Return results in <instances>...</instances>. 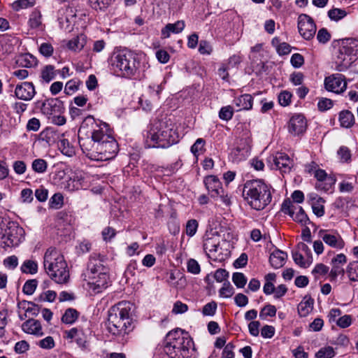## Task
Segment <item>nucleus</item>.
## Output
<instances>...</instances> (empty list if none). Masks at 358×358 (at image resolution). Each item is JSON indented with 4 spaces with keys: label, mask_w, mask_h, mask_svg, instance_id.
<instances>
[{
    "label": "nucleus",
    "mask_w": 358,
    "mask_h": 358,
    "mask_svg": "<svg viewBox=\"0 0 358 358\" xmlns=\"http://www.w3.org/2000/svg\"><path fill=\"white\" fill-rule=\"evenodd\" d=\"M90 126L92 139L79 138V143L86 155L94 161L112 159L118 151V144L112 136L106 123L96 122L92 116L87 117L82 122L80 129Z\"/></svg>",
    "instance_id": "f257e3e1"
},
{
    "label": "nucleus",
    "mask_w": 358,
    "mask_h": 358,
    "mask_svg": "<svg viewBox=\"0 0 358 358\" xmlns=\"http://www.w3.org/2000/svg\"><path fill=\"white\" fill-rule=\"evenodd\" d=\"M134 305L125 301L119 302L108 310V331L122 343L126 341L125 336L134 329Z\"/></svg>",
    "instance_id": "f03ea898"
},
{
    "label": "nucleus",
    "mask_w": 358,
    "mask_h": 358,
    "mask_svg": "<svg viewBox=\"0 0 358 358\" xmlns=\"http://www.w3.org/2000/svg\"><path fill=\"white\" fill-rule=\"evenodd\" d=\"M164 351L169 358L196 357L193 340L187 333L179 329L167 334Z\"/></svg>",
    "instance_id": "7ed1b4c3"
},
{
    "label": "nucleus",
    "mask_w": 358,
    "mask_h": 358,
    "mask_svg": "<svg viewBox=\"0 0 358 358\" xmlns=\"http://www.w3.org/2000/svg\"><path fill=\"white\" fill-rule=\"evenodd\" d=\"M271 186L262 180H250L244 184L242 194L252 209L262 210L271 201Z\"/></svg>",
    "instance_id": "20e7f679"
},
{
    "label": "nucleus",
    "mask_w": 358,
    "mask_h": 358,
    "mask_svg": "<svg viewBox=\"0 0 358 358\" xmlns=\"http://www.w3.org/2000/svg\"><path fill=\"white\" fill-rule=\"evenodd\" d=\"M178 141V136L172 124L162 120L155 122L148 132L145 145L148 148H166Z\"/></svg>",
    "instance_id": "39448f33"
},
{
    "label": "nucleus",
    "mask_w": 358,
    "mask_h": 358,
    "mask_svg": "<svg viewBox=\"0 0 358 358\" xmlns=\"http://www.w3.org/2000/svg\"><path fill=\"white\" fill-rule=\"evenodd\" d=\"M43 267L48 275L56 283L69 281V271L64 256L55 249L49 248L44 255Z\"/></svg>",
    "instance_id": "423d86ee"
},
{
    "label": "nucleus",
    "mask_w": 358,
    "mask_h": 358,
    "mask_svg": "<svg viewBox=\"0 0 358 358\" xmlns=\"http://www.w3.org/2000/svg\"><path fill=\"white\" fill-rule=\"evenodd\" d=\"M358 58V40L346 38L342 41L334 57L335 69L346 71Z\"/></svg>",
    "instance_id": "0eeeda50"
},
{
    "label": "nucleus",
    "mask_w": 358,
    "mask_h": 358,
    "mask_svg": "<svg viewBox=\"0 0 358 358\" xmlns=\"http://www.w3.org/2000/svg\"><path fill=\"white\" fill-rule=\"evenodd\" d=\"M111 65L116 72L124 77L134 76L139 66L136 54L127 49L115 51L111 57Z\"/></svg>",
    "instance_id": "6e6552de"
},
{
    "label": "nucleus",
    "mask_w": 358,
    "mask_h": 358,
    "mask_svg": "<svg viewBox=\"0 0 358 358\" xmlns=\"http://www.w3.org/2000/svg\"><path fill=\"white\" fill-rule=\"evenodd\" d=\"M24 230L17 223L9 222L0 225V246L2 248L18 245L24 239Z\"/></svg>",
    "instance_id": "1a4fd4ad"
},
{
    "label": "nucleus",
    "mask_w": 358,
    "mask_h": 358,
    "mask_svg": "<svg viewBox=\"0 0 358 358\" xmlns=\"http://www.w3.org/2000/svg\"><path fill=\"white\" fill-rule=\"evenodd\" d=\"M281 210L285 214H288L295 222H299L303 225H306L309 219L303 209L289 199L284 200Z\"/></svg>",
    "instance_id": "9d476101"
},
{
    "label": "nucleus",
    "mask_w": 358,
    "mask_h": 358,
    "mask_svg": "<svg viewBox=\"0 0 358 358\" xmlns=\"http://www.w3.org/2000/svg\"><path fill=\"white\" fill-rule=\"evenodd\" d=\"M298 29L300 35L307 41L314 38L316 25L311 17L306 14H301L298 17Z\"/></svg>",
    "instance_id": "9b49d317"
},
{
    "label": "nucleus",
    "mask_w": 358,
    "mask_h": 358,
    "mask_svg": "<svg viewBox=\"0 0 358 358\" xmlns=\"http://www.w3.org/2000/svg\"><path fill=\"white\" fill-rule=\"evenodd\" d=\"M109 277L107 273L97 275H89L87 281V288L94 294H97L108 287Z\"/></svg>",
    "instance_id": "f8f14e48"
},
{
    "label": "nucleus",
    "mask_w": 358,
    "mask_h": 358,
    "mask_svg": "<svg viewBox=\"0 0 358 358\" xmlns=\"http://www.w3.org/2000/svg\"><path fill=\"white\" fill-rule=\"evenodd\" d=\"M324 86L327 90L340 94L346 90L347 83L343 75L337 73L327 77L324 80Z\"/></svg>",
    "instance_id": "ddd939ff"
},
{
    "label": "nucleus",
    "mask_w": 358,
    "mask_h": 358,
    "mask_svg": "<svg viewBox=\"0 0 358 358\" xmlns=\"http://www.w3.org/2000/svg\"><path fill=\"white\" fill-rule=\"evenodd\" d=\"M314 176L317 179L315 188L318 190L327 192L336 182L333 177L328 176L325 171L320 169L315 170Z\"/></svg>",
    "instance_id": "4468645a"
},
{
    "label": "nucleus",
    "mask_w": 358,
    "mask_h": 358,
    "mask_svg": "<svg viewBox=\"0 0 358 358\" xmlns=\"http://www.w3.org/2000/svg\"><path fill=\"white\" fill-rule=\"evenodd\" d=\"M307 128V121L302 114H294L288 123V131L293 135H300L305 132Z\"/></svg>",
    "instance_id": "2eb2a0df"
},
{
    "label": "nucleus",
    "mask_w": 358,
    "mask_h": 358,
    "mask_svg": "<svg viewBox=\"0 0 358 358\" xmlns=\"http://www.w3.org/2000/svg\"><path fill=\"white\" fill-rule=\"evenodd\" d=\"M320 237L322 241L331 248L342 249L345 246V242L341 235L337 232H330L327 230L319 231Z\"/></svg>",
    "instance_id": "dca6fc26"
},
{
    "label": "nucleus",
    "mask_w": 358,
    "mask_h": 358,
    "mask_svg": "<svg viewBox=\"0 0 358 358\" xmlns=\"http://www.w3.org/2000/svg\"><path fill=\"white\" fill-rule=\"evenodd\" d=\"M273 169H278L282 173H289L293 166V162L287 155L278 152L272 157Z\"/></svg>",
    "instance_id": "f3484780"
},
{
    "label": "nucleus",
    "mask_w": 358,
    "mask_h": 358,
    "mask_svg": "<svg viewBox=\"0 0 358 358\" xmlns=\"http://www.w3.org/2000/svg\"><path fill=\"white\" fill-rule=\"evenodd\" d=\"M36 94L35 87L32 83L24 82L17 85L15 90V94L19 99L30 101Z\"/></svg>",
    "instance_id": "a211bd4d"
},
{
    "label": "nucleus",
    "mask_w": 358,
    "mask_h": 358,
    "mask_svg": "<svg viewBox=\"0 0 358 358\" xmlns=\"http://www.w3.org/2000/svg\"><path fill=\"white\" fill-rule=\"evenodd\" d=\"M206 188L213 198H217L223 193L221 182L215 176H208L203 180Z\"/></svg>",
    "instance_id": "6ab92c4d"
},
{
    "label": "nucleus",
    "mask_w": 358,
    "mask_h": 358,
    "mask_svg": "<svg viewBox=\"0 0 358 358\" xmlns=\"http://www.w3.org/2000/svg\"><path fill=\"white\" fill-rule=\"evenodd\" d=\"M86 174L80 171H76L67 181L66 188L69 191H75L85 188L87 186L85 181Z\"/></svg>",
    "instance_id": "aec40b11"
},
{
    "label": "nucleus",
    "mask_w": 358,
    "mask_h": 358,
    "mask_svg": "<svg viewBox=\"0 0 358 358\" xmlns=\"http://www.w3.org/2000/svg\"><path fill=\"white\" fill-rule=\"evenodd\" d=\"M41 110L44 114L52 117L57 113H62L64 107L62 101L52 99L43 103Z\"/></svg>",
    "instance_id": "412c9836"
},
{
    "label": "nucleus",
    "mask_w": 358,
    "mask_h": 358,
    "mask_svg": "<svg viewBox=\"0 0 358 358\" xmlns=\"http://www.w3.org/2000/svg\"><path fill=\"white\" fill-rule=\"evenodd\" d=\"M309 202L312 206L313 211L317 217H322L324 214V203L323 198L315 193H310L308 195Z\"/></svg>",
    "instance_id": "4be33fe9"
},
{
    "label": "nucleus",
    "mask_w": 358,
    "mask_h": 358,
    "mask_svg": "<svg viewBox=\"0 0 358 358\" xmlns=\"http://www.w3.org/2000/svg\"><path fill=\"white\" fill-rule=\"evenodd\" d=\"M22 329L27 334H33L36 336L43 335L40 322L34 319H29L24 322L22 325Z\"/></svg>",
    "instance_id": "5701e85b"
},
{
    "label": "nucleus",
    "mask_w": 358,
    "mask_h": 358,
    "mask_svg": "<svg viewBox=\"0 0 358 358\" xmlns=\"http://www.w3.org/2000/svg\"><path fill=\"white\" fill-rule=\"evenodd\" d=\"M185 24L183 20H178L175 23H169L162 29V37L167 38L171 34H179L185 29Z\"/></svg>",
    "instance_id": "b1692460"
},
{
    "label": "nucleus",
    "mask_w": 358,
    "mask_h": 358,
    "mask_svg": "<svg viewBox=\"0 0 358 358\" xmlns=\"http://www.w3.org/2000/svg\"><path fill=\"white\" fill-rule=\"evenodd\" d=\"M101 273H107V269L103 265L102 261L96 257L90 258L87 265L86 276L89 277V275H97Z\"/></svg>",
    "instance_id": "393cba45"
},
{
    "label": "nucleus",
    "mask_w": 358,
    "mask_h": 358,
    "mask_svg": "<svg viewBox=\"0 0 358 358\" xmlns=\"http://www.w3.org/2000/svg\"><path fill=\"white\" fill-rule=\"evenodd\" d=\"M287 258V255L286 252L280 250H275L271 254L269 262L273 268L277 269L284 266Z\"/></svg>",
    "instance_id": "a878e982"
},
{
    "label": "nucleus",
    "mask_w": 358,
    "mask_h": 358,
    "mask_svg": "<svg viewBox=\"0 0 358 358\" xmlns=\"http://www.w3.org/2000/svg\"><path fill=\"white\" fill-rule=\"evenodd\" d=\"M219 246L220 241L217 237H208L203 241V250L209 257L215 256Z\"/></svg>",
    "instance_id": "bb28decb"
},
{
    "label": "nucleus",
    "mask_w": 358,
    "mask_h": 358,
    "mask_svg": "<svg viewBox=\"0 0 358 358\" xmlns=\"http://www.w3.org/2000/svg\"><path fill=\"white\" fill-rule=\"evenodd\" d=\"M314 300L308 296H306L303 301L298 305V313L301 317H306L313 310Z\"/></svg>",
    "instance_id": "cd10ccee"
},
{
    "label": "nucleus",
    "mask_w": 358,
    "mask_h": 358,
    "mask_svg": "<svg viewBox=\"0 0 358 358\" xmlns=\"http://www.w3.org/2000/svg\"><path fill=\"white\" fill-rule=\"evenodd\" d=\"M338 120L340 124L344 128H350L355 124V116L353 113L348 110H344L340 112Z\"/></svg>",
    "instance_id": "c85d7f7f"
},
{
    "label": "nucleus",
    "mask_w": 358,
    "mask_h": 358,
    "mask_svg": "<svg viewBox=\"0 0 358 358\" xmlns=\"http://www.w3.org/2000/svg\"><path fill=\"white\" fill-rule=\"evenodd\" d=\"M253 98L250 94H245L234 99L238 110H250L252 107Z\"/></svg>",
    "instance_id": "c756f323"
},
{
    "label": "nucleus",
    "mask_w": 358,
    "mask_h": 358,
    "mask_svg": "<svg viewBox=\"0 0 358 358\" xmlns=\"http://www.w3.org/2000/svg\"><path fill=\"white\" fill-rule=\"evenodd\" d=\"M345 273L350 282H358V260L349 262Z\"/></svg>",
    "instance_id": "7c9ffc66"
},
{
    "label": "nucleus",
    "mask_w": 358,
    "mask_h": 358,
    "mask_svg": "<svg viewBox=\"0 0 358 358\" xmlns=\"http://www.w3.org/2000/svg\"><path fill=\"white\" fill-rule=\"evenodd\" d=\"M85 43V36L84 35H80L70 40L67 43V47L69 50L80 51L84 48Z\"/></svg>",
    "instance_id": "2f4dec72"
},
{
    "label": "nucleus",
    "mask_w": 358,
    "mask_h": 358,
    "mask_svg": "<svg viewBox=\"0 0 358 358\" xmlns=\"http://www.w3.org/2000/svg\"><path fill=\"white\" fill-rule=\"evenodd\" d=\"M41 12L35 9L31 14L30 15L29 19V25L31 29H43V24L41 20Z\"/></svg>",
    "instance_id": "473e14b6"
},
{
    "label": "nucleus",
    "mask_w": 358,
    "mask_h": 358,
    "mask_svg": "<svg viewBox=\"0 0 358 358\" xmlns=\"http://www.w3.org/2000/svg\"><path fill=\"white\" fill-rule=\"evenodd\" d=\"M21 271L24 273L35 274L38 271V264L34 260L27 259L22 264Z\"/></svg>",
    "instance_id": "72a5a7b5"
},
{
    "label": "nucleus",
    "mask_w": 358,
    "mask_h": 358,
    "mask_svg": "<svg viewBox=\"0 0 358 358\" xmlns=\"http://www.w3.org/2000/svg\"><path fill=\"white\" fill-rule=\"evenodd\" d=\"M292 257L294 262L303 268L308 267L312 263L311 257L308 256L306 259H304L303 255L297 251L292 252Z\"/></svg>",
    "instance_id": "f704fd0d"
},
{
    "label": "nucleus",
    "mask_w": 358,
    "mask_h": 358,
    "mask_svg": "<svg viewBox=\"0 0 358 358\" xmlns=\"http://www.w3.org/2000/svg\"><path fill=\"white\" fill-rule=\"evenodd\" d=\"M58 146L61 152L65 155L71 157L75 153L73 147L70 145L67 139H61L58 143Z\"/></svg>",
    "instance_id": "c9c22d12"
},
{
    "label": "nucleus",
    "mask_w": 358,
    "mask_h": 358,
    "mask_svg": "<svg viewBox=\"0 0 358 358\" xmlns=\"http://www.w3.org/2000/svg\"><path fill=\"white\" fill-rule=\"evenodd\" d=\"M55 76V67L52 65L45 66L41 71V77L47 83L53 80Z\"/></svg>",
    "instance_id": "e433bc0d"
},
{
    "label": "nucleus",
    "mask_w": 358,
    "mask_h": 358,
    "mask_svg": "<svg viewBox=\"0 0 358 358\" xmlns=\"http://www.w3.org/2000/svg\"><path fill=\"white\" fill-rule=\"evenodd\" d=\"M32 169L38 173H43L48 168V163L43 159H36L31 164Z\"/></svg>",
    "instance_id": "4c0bfd02"
},
{
    "label": "nucleus",
    "mask_w": 358,
    "mask_h": 358,
    "mask_svg": "<svg viewBox=\"0 0 358 358\" xmlns=\"http://www.w3.org/2000/svg\"><path fill=\"white\" fill-rule=\"evenodd\" d=\"M78 313L76 310L73 308L67 309L62 317V321L66 324H72L78 318Z\"/></svg>",
    "instance_id": "58836bf2"
},
{
    "label": "nucleus",
    "mask_w": 358,
    "mask_h": 358,
    "mask_svg": "<svg viewBox=\"0 0 358 358\" xmlns=\"http://www.w3.org/2000/svg\"><path fill=\"white\" fill-rule=\"evenodd\" d=\"M206 141L203 138H197L191 147V152L194 156H198L205 150Z\"/></svg>",
    "instance_id": "ea45409f"
},
{
    "label": "nucleus",
    "mask_w": 358,
    "mask_h": 358,
    "mask_svg": "<svg viewBox=\"0 0 358 358\" xmlns=\"http://www.w3.org/2000/svg\"><path fill=\"white\" fill-rule=\"evenodd\" d=\"M347 15V12L344 9L333 8L328 11L329 17L333 21H338Z\"/></svg>",
    "instance_id": "a19ab883"
},
{
    "label": "nucleus",
    "mask_w": 358,
    "mask_h": 358,
    "mask_svg": "<svg viewBox=\"0 0 358 358\" xmlns=\"http://www.w3.org/2000/svg\"><path fill=\"white\" fill-rule=\"evenodd\" d=\"M19 61L21 65L27 68L36 66L37 64L36 58L30 54H25L21 56Z\"/></svg>",
    "instance_id": "79ce46f5"
},
{
    "label": "nucleus",
    "mask_w": 358,
    "mask_h": 358,
    "mask_svg": "<svg viewBox=\"0 0 358 358\" xmlns=\"http://www.w3.org/2000/svg\"><path fill=\"white\" fill-rule=\"evenodd\" d=\"M81 82L77 79H72L69 80L64 88V92L66 94H72L78 90L79 85Z\"/></svg>",
    "instance_id": "37998d69"
},
{
    "label": "nucleus",
    "mask_w": 358,
    "mask_h": 358,
    "mask_svg": "<svg viewBox=\"0 0 358 358\" xmlns=\"http://www.w3.org/2000/svg\"><path fill=\"white\" fill-rule=\"evenodd\" d=\"M232 281L238 288H243L247 283V278L243 273H233Z\"/></svg>",
    "instance_id": "c03bdc74"
},
{
    "label": "nucleus",
    "mask_w": 358,
    "mask_h": 358,
    "mask_svg": "<svg viewBox=\"0 0 358 358\" xmlns=\"http://www.w3.org/2000/svg\"><path fill=\"white\" fill-rule=\"evenodd\" d=\"M315 356L317 358H332L335 356V352L332 347L326 346L320 348Z\"/></svg>",
    "instance_id": "a18cd8bd"
},
{
    "label": "nucleus",
    "mask_w": 358,
    "mask_h": 358,
    "mask_svg": "<svg viewBox=\"0 0 358 358\" xmlns=\"http://www.w3.org/2000/svg\"><path fill=\"white\" fill-rule=\"evenodd\" d=\"M234 115V108L231 106L222 107L219 112V117L225 121L230 120Z\"/></svg>",
    "instance_id": "49530a36"
},
{
    "label": "nucleus",
    "mask_w": 358,
    "mask_h": 358,
    "mask_svg": "<svg viewBox=\"0 0 358 358\" xmlns=\"http://www.w3.org/2000/svg\"><path fill=\"white\" fill-rule=\"evenodd\" d=\"M329 267L324 264H317L312 271V273L314 275L315 278H318L320 276L325 275L329 272Z\"/></svg>",
    "instance_id": "de8ad7c7"
},
{
    "label": "nucleus",
    "mask_w": 358,
    "mask_h": 358,
    "mask_svg": "<svg viewBox=\"0 0 358 358\" xmlns=\"http://www.w3.org/2000/svg\"><path fill=\"white\" fill-rule=\"evenodd\" d=\"M38 282L35 279L27 280L22 288L23 292L27 295H31L36 290Z\"/></svg>",
    "instance_id": "09e8293b"
},
{
    "label": "nucleus",
    "mask_w": 358,
    "mask_h": 358,
    "mask_svg": "<svg viewBox=\"0 0 358 358\" xmlns=\"http://www.w3.org/2000/svg\"><path fill=\"white\" fill-rule=\"evenodd\" d=\"M220 295L224 298H229L234 294V289L229 282H224L219 291Z\"/></svg>",
    "instance_id": "8fccbe9b"
},
{
    "label": "nucleus",
    "mask_w": 358,
    "mask_h": 358,
    "mask_svg": "<svg viewBox=\"0 0 358 358\" xmlns=\"http://www.w3.org/2000/svg\"><path fill=\"white\" fill-rule=\"evenodd\" d=\"M64 197L62 194H55L50 200V204L52 208L55 209L60 208L63 205Z\"/></svg>",
    "instance_id": "3c124183"
},
{
    "label": "nucleus",
    "mask_w": 358,
    "mask_h": 358,
    "mask_svg": "<svg viewBox=\"0 0 358 358\" xmlns=\"http://www.w3.org/2000/svg\"><path fill=\"white\" fill-rule=\"evenodd\" d=\"M111 0H89L90 6L94 10H102L106 8Z\"/></svg>",
    "instance_id": "603ef678"
},
{
    "label": "nucleus",
    "mask_w": 358,
    "mask_h": 358,
    "mask_svg": "<svg viewBox=\"0 0 358 358\" xmlns=\"http://www.w3.org/2000/svg\"><path fill=\"white\" fill-rule=\"evenodd\" d=\"M276 308L273 305H267L265 306L259 313V317L262 319H264L266 317H273L276 314Z\"/></svg>",
    "instance_id": "864d4df0"
},
{
    "label": "nucleus",
    "mask_w": 358,
    "mask_h": 358,
    "mask_svg": "<svg viewBox=\"0 0 358 358\" xmlns=\"http://www.w3.org/2000/svg\"><path fill=\"white\" fill-rule=\"evenodd\" d=\"M292 94L287 91L280 93L278 96V102L282 106H288L291 102Z\"/></svg>",
    "instance_id": "5fc2aeb1"
},
{
    "label": "nucleus",
    "mask_w": 358,
    "mask_h": 358,
    "mask_svg": "<svg viewBox=\"0 0 358 358\" xmlns=\"http://www.w3.org/2000/svg\"><path fill=\"white\" fill-rule=\"evenodd\" d=\"M337 153L341 160L343 162H348L351 159L350 150L347 147H341Z\"/></svg>",
    "instance_id": "6e6d98bb"
},
{
    "label": "nucleus",
    "mask_w": 358,
    "mask_h": 358,
    "mask_svg": "<svg viewBox=\"0 0 358 358\" xmlns=\"http://www.w3.org/2000/svg\"><path fill=\"white\" fill-rule=\"evenodd\" d=\"M187 271L193 274H199L201 271L200 265L194 259L188 260L187 264Z\"/></svg>",
    "instance_id": "4d7b16f0"
},
{
    "label": "nucleus",
    "mask_w": 358,
    "mask_h": 358,
    "mask_svg": "<svg viewBox=\"0 0 358 358\" xmlns=\"http://www.w3.org/2000/svg\"><path fill=\"white\" fill-rule=\"evenodd\" d=\"M331 38V34L329 33L327 29H320L317 34V39L321 43H327Z\"/></svg>",
    "instance_id": "13d9d810"
},
{
    "label": "nucleus",
    "mask_w": 358,
    "mask_h": 358,
    "mask_svg": "<svg viewBox=\"0 0 358 358\" xmlns=\"http://www.w3.org/2000/svg\"><path fill=\"white\" fill-rule=\"evenodd\" d=\"M198 228V222L196 220H190L186 224V234L189 236H193Z\"/></svg>",
    "instance_id": "bf43d9fd"
},
{
    "label": "nucleus",
    "mask_w": 358,
    "mask_h": 358,
    "mask_svg": "<svg viewBox=\"0 0 358 358\" xmlns=\"http://www.w3.org/2000/svg\"><path fill=\"white\" fill-rule=\"evenodd\" d=\"M333 106V101L330 99L327 98H322L319 100L317 103V107L318 109L320 111H325L330 108H331Z\"/></svg>",
    "instance_id": "052dcab7"
},
{
    "label": "nucleus",
    "mask_w": 358,
    "mask_h": 358,
    "mask_svg": "<svg viewBox=\"0 0 358 358\" xmlns=\"http://www.w3.org/2000/svg\"><path fill=\"white\" fill-rule=\"evenodd\" d=\"M290 62L294 68H299L303 64L304 58L301 54L294 53L291 57Z\"/></svg>",
    "instance_id": "680f3d73"
},
{
    "label": "nucleus",
    "mask_w": 358,
    "mask_h": 358,
    "mask_svg": "<svg viewBox=\"0 0 358 358\" xmlns=\"http://www.w3.org/2000/svg\"><path fill=\"white\" fill-rule=\"evenodd\" d=\"M39 51L41 55L45 57H50L53 53V47L49 43H43L39 48Z\"/></svg>",
    "instance_id": "e2e57ef3"
},
{
    "label": "nucleus",
    "mask_w": 358,
    "mask_h": 358,
    "mask_svg": "<svg viewBox=\"0 0 358 358\" xmlns=\"http://www.w3.org/2000/svg\"><path fill=\"white\" fill-rule=\"evenodd\" d=\"M3 264L6 268L14 269L18 264L17 257L15 255L10 256L3 260Z\"/></svg>",
    "instance_id": "0e129e2a"
},
{
    "label": "nucleus",
    "mask_w": 358,
    "mask_h": 358,
    "mask_svg": "<svg viewBox=\"0 0 358 358\" xmlns=\"http://www.w3.org/2000/svg\"><path fill=\"white\" fill-rule=\"evenodd\" d=\"M13 167L14 171L18 175L24 173L27 170V166L23 161H15L13 163Z\"/></svg>",
    "instance_id": "69168bd1"
},
{
    "label": "nucleus",
    "mask_w": 358,
    "mask_h": 358,
    "mask_svg": "<svg viewBox=\"0 0 358 358\" xmlns=\"http://www.w3.org/2000/svg\"><path fill=\"white\" fill-rule=\"evenodd\" d=\"M351 316L348 315H345L339 317L336 321L337 325L341 328H346L349 327L351 324Z\"/></svg>",
    "instance_id": "338daca9"
},
{
    "label": "nucleus",
    "mask_w": 358,
    "mask_h": 358,
    "mask_svg": "<svg viewBox=\"0 0 358 358\" xmlns=\"http://www.w3.org/2000/svg\"><path fill=\"white\" fill-rule=\"evenodd\" d=\"M39 346L44 349H51L55 346V342L51 336H47L46 338L39 341Z\"/></svg>",
    "instance_id": "774afa93"
}]
</instances>
